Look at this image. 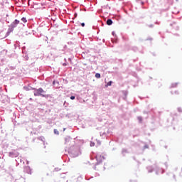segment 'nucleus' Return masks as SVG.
<instances>
[{"mask_svg":"<svg viewBox=\"0 0 182 182\" xmlns=\"http://www.w3.org/2000/svg\"><path fill=\"white\" fill-rule=\"evenodd\" d=\"M75 18H76V16H77V14H75Z\"/></svg>","mask_w":182,"mask_h":182,"instance_id":"obj_13","label":"nucleus"},{"mask_svg":"<svg viewBox=\"0 0 182 182\" xmlns=\"http://www.w3.org/2000/svg\"><path fill=\"white\" fill-rule=\"evenodd\" d=\"M21 21H22V22H23V23H26V22L28 21L26 20V18H25V17H23V18H21Z\"/></svg>","mask_w":182,"mask_h":182,"instance_id":"obj_5","label":"nucleus"},{"mask_svg":"<svg viewBox=\"0 0 182 182\" xmlns=\"http://www.w3.org/2000/svg\"><path fill=\"white\" fill-rule=\"evenodd\" d=\"M55 134H59V131L58 129H54Z\"/></svg>","mask_w":182,"mask_h":182,"instance_id":"obj_9","label":"nucleus"},{"mask_svg":"<svg viewBox=\"0 0 182 182\" xmlns=\"http://www.w3.org/2000/svg\"><path fill=\"white\" fill-rule=\"evenodd\" d=\"M29 1H31V0H28V2H29Z\"/></svg>","mask_w":182,"mask_h":182,"instance_id":"obj_14","label":"nucleus"},{"mask_svg":"<svg viewBox=\"0 0 182 182\" xmlns=\"http://www.w3.org/2000/svg\"><path fill=\"white\" fill-rule=\"evenodd\" d=\"M42 93H45V90L42 88H38L35 90L34 96H42V97H49V95H43Z\"/></svg>","mask_w":182,"mask_h":182,"instance_id":"obj_1","label":"nucleus"},{"mask_svg":"<svg viewBox=\"0 0 182 182\" xmlns=\"http://www.w3.org/2000/svg\"><path fill=\"white\" fill-rule=\"evenodd\" d=\"M112 83H113V82L109 81V82H107L106 86H112Z\"/></svg>","mask_w":182,"mask_h":182,"instance_id":"obj_8","label":"nucleus"},{"mask_svg":"<svg viewBox=\"0 0 182 182\" xmlns=\"http://www.w3.org/2000/svg\"><path fill=\"white\" fill-rule=\"evenodd\" d=\"M90 146L91 147L95 146V142H90Z\"/></svg>","mask_w":182,"mask_h":182,"instance_id":"obj_10","label":"nucleus"},{"mask_svg":"<svg viewBox=\"0 0 182 182\" xmlns=\"http://www.w3.org/2000/svg\"><path fill=\"white\" fill-rule=\"evenodd\" d=\"M96 160H97V164H100V163H102V161H103V160H105V157L100 156V155H98L96 156Z\"/></svg>","mask_w":182,"mask_h":182,"instance_id":"obj_2","label":"nucleus"},{"mask_svg":"<svg viewBox=\"0 0 182 182\" xmlns=\"http://www.w3.org/2000/svg\"><path fill=\"white\" fill-rule=\"evenodd\" d=\"M81 26L83 27V26H85V23H81Z\"/></svg>","mask_w":182,"mask_h":182,"instance_id":"obj_12","label":"nucleus"},{"mask_svg":"<svg viewBox=\"0 0 182 182\" xmlns=\"http://www.w3.org/2000/svg\"><path fill=\"white\" fill-rule=\"evenodd\" d=\"M112 23H113V21H112V19H108L107 21V25L110 26V25H112Z\"/></svg>","mask_w":182,"mask_h":182,"instance_id":"obj_4","label":"nucleus"},{"mask_svg":"<svg viewBox=\"0 0 182 182\" xmlns=\"http://www.w3.org/2000/svg\"><path fill=\"white\" fill-rule=\"evenodd\" d=\"M75 96H71V97H70L71 100H75Z\"/></svg>","mask_w":182,"mask_h":182,"instance_id":"obj_11","label":"nucleus"},{"mask_svg":"<svg viewBox=\"0 0 182 182\" xmlns=\"http://www.w3.org/2000/svg\"><path fill=\"white\" fill-rule=\"evenodd\" d=\"M18 23H19V21L17 20V19H16V20L13 22V23H12L13 28H16V25H18Z\"/></svg>","mask_w":182,"mask_h":182,"instance_id":"obj_3","label":"nucleus"},{"mask_svg":"<svg viewBox=\"0 0 182 182\" xmlns=\"http://www.w3.org/2000/svg\"><path fill=\"white\" fill-rule=\"evenodd\" d=\"M95 77H97V79H100V73H96Z\"/></svg>","mask_w":182,"mask_h":182,"instance_id":"obj_6","label":"nucleus"},{"mask_svg":"<svg viewBox=\"0 0 182 182\" xmlns=\"http://www.w3.org/2000/svg\"><path fill=\"white\" fill-rule=\"evenodd\" d=\"M96 141H97V144L98 146H100V144H102V142L100 141H99V139H96Z\"/></svg>","mask_w":182,"mask_h":182,"instance_id":"obj_7","label":"nucleus"}]
</instances>
